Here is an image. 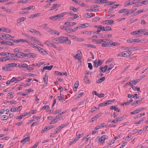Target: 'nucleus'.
<instances>
[{
	"instance_id": "nucleus-62",
	"label": "nucleus",
	"mask_w": 148,
	"mask_h": 148,
	"mask_svg": "<svg viewBox=\"0 0 148 148\" xmlns=\"http://www.w3.org/2000/svg\"><path fill=\"white\" fill-rule=\"evenodd\" d=\"M99 107H95V108H92L91 109V112H93L94 111H95V110H97V109H99Z\"/></svg>"
},
{
	"instance_id": "nucleus-1",
	"label": "nucleus",
	"mask_w": 148,
	"mask_h": 148,
	"mask_svg": "<svg viewBox=\"0 0 148 148\" xmlns=\"http://www.w3.org/2000/svg\"><path fill=\"white\" fill-rule=\"evenodd\" d=\"M64 37H62L60 38H57L53 39L52 42L56 43H60L63 42V38Z\"/></svg>"
},
{
	"instance_id": "nucleus-7",
	"label": "nucleus",
	"mask_w": 148,
	"mask_h": 148,
	"mask_svg": "<svg viewBox=\"0 0 148 148\" xmlns=\"http://www.w3.org/2000/svg\"><path fill=\"white\" fill-rule=\"evenodd\" d=\"M108 68V66L107 65H105V66L103 67H101L99 69V72L100 73L105 72L106 70Z\"/></svg>"
},
{
	"instance_id": "nucleus-46",
	"label": "nucleus",
	"mask_w": 148,
	"mask_h": 148,
	"mask_svg": "<svg viewBox=\"0 0 148 148\" xmlns=\"http://www.w3.org/2000/svg\"><path fill=\"white\" fill-rule=\"evenodd\" d=\"M73 1L75 2L76 4L79 5H81L80 3L81 1H78L77 0H72Z\"/></svg>"
},
{
	"instance_id": "nucleus-35",
	"label": "nucleus",
	"mask_w": 148,
	"mask_h": 148,
	"mask_svg": "<svg viewBox=\"0 0 148 148\" xmlns=\"http://www.w3.org/2000/svg\"><path fill=\"white\" fill-rule=\"evenodd\" d=\"M25 116V115L24 114H23L21 115L20 116H18L17 117H16V119H21L24 116Z\"/></svg>"
},
{
	"instance_id": "nucleus-44",
	"label": "nucleus",
	"mask_w": 148,
	"mask_h": 148,
	"mask_svg": "<svg viewBox=\"0 0 148 148\" xmlns=\"http://www.w3.org/2000/svg\"><path fill=\"white\" fill-rule=\"evenodd\" d=\"M17 109L15 108L14 106H12L10 109L11 112H16V111Z\"/></svg>"
},
{
	"instance_id": "nucleus-19",
	"label": "nucleus",
	"mask_w": 148,
	"mask_h": 148,
	"mask_svg": "<svg viewBox=\"0 0 148 148\" xmlns=\"http://www.w3.org/2000/svg\"><path fill=\"white\" fill-rule=\"evenodd\" d=\"M105 77H103L97 80L96 83H102L105 79Z\"/></svg>"
},
{
	"instance_id": "nucleus-14",
	"label": "nucleus",
	"mask_w": 148,
	"mask_h": 148,
	"mask_svg": "<svg viewBox=\"0 0 148 148\" xmlns=\"http://www.w3.org/2000/svg\"><path fill=\"white\" fill-rule=\"evenodd\" d=\"M30 139V138L29 137H26L23 139L21 141V143H23V144L27 142V141H28Z\"/></svg>"
},
{
	"instance_id": "nucleus-31",
	"label": "nucleus",
	"mask_w": 148,
	"mask_h": 148,
	"mask_svg": "<svg viewBox=\"0 0 148 148\" xmlns=\"http://www.w3.org/2000/svg\"><path fill=\"white\" fill-rule=\"evenodd\" d=\"M105 32H108V31H111L112 30L111 27L110 26H107L105 27Z\"/></svg>"
},
{
	"instance_id": "nucleus-9",
	"label": "nucleus",
	"mask_w": 148,
	"mask_h": 148,
	"mask_svg": "<svg viewBox=\"0 0 148 148\" xmlns=\"http://www.w3.org/2000/svg\"><path fill=\"white\" fill-rule=\"evenodd\" d=\"M139 0H132L127 3L125 6H127L128 5H132L133 4L136 3Z\"/></svg>"
},
{
	"instance_id": "nucleus-40",
	"label": "nucleus",
	"mask_w": 148,
	"mask_h": 148,
	"mask_svg": "<svg viewBox=\"0 0 148 148\" xmlns=\"http://www.w3.org/2000/svg\"><path fill=\"white\" fill-rule=\"evenodd\" d=\"M79 84V82L77 81L76 82L74 85V88L75 89H77Z\"/></svg>"
},
{
	"instance_id": "nucleus-23",
	"label": "nucleus",
	"mask_w": 148,
	"mask_h": 148,
	"mask_svg": "<svg viewBox=\"0 0 148 148\" xmlns=\"http://www.w3.org/2000/svg\"><path fill=\"white\" fill-rule=\"evenodd\" d=\"M126 13L125 14H124V15H125L126 16L128 15L129 14L132 13V10H128L126 12Z\"/></svg>"
},
{
	"instance_id": "nucleus-55",
	"label": "nucleus",
	"mask_w": 148,
	"mask_h": 148,
	"mask_svg": "<svg viewBox=\"0 0 148 148\" xmlns=\"http://www.w3.org/2000/svg\"><path fill=\"white\" fill-rule=\"evenodd\" d=\"M73 15L76 16H74L73 17H70V19H76L77 18L79 17V16L77 14H73Z\"/></svg>"
},
{
	"instance_id": "nucleus-13",
	"label": "nucleus",
	"mask_w": 148,
	"mask_h": 148,
	"mask_svg": "<svg viewBox=\"0 0 148 148\" xmlns=\"http://www.w3.org/2000/svg\"><path fill=\"white\" fill-rule=\"evenodd\" d=\"M66 14V12L59 13L56 15V17L57 18H60L63 17Z\"/></svg>"
},
{
	"instance_id": "nucleus-12",
	"label": "nucleus",
	"mask_w": 148,
	"mask_h": 148,
	"mask_svg": "<svg viewBox=\"0 0 148 148\" xmlns=\"http://www.w3.org/2000/svg\"><path fill=\"white\" fill-rule=\"evenodd\" d=\"M110 110H114L115 111H116L118 112H120L121 111L120 109H119L114 106H111L110 108Z\"/></svg>"
},
{
	"instance_id": "nucleus-49",
	"label": "nucleus",
	"mask_w": 148,
	"mask_h": 148,
	"mask_svg": "<svg viewBox=\"0 0 148 148\" xmlns=\"http://www.w3.org/2000/svg\"><path fill=\"white\" fill-rule=\"evenodd\" d=\"M7 116L6 115H3L1 117V119L2 120H6L8 119V118H7L6 117Z\"/></svg>"
},
{
	"instance_id": "nucleus-32",
	"label": "nucleus",
	"mask_w": 148,
	"mask_h": 148,
	"mask_svg": "<svg viewBox=\"0 0 148 148\" xmlns=\"http://www.w3.org/2000/svg\"><path fill=\"white\" fill-rule=\"evenodd\" d=\"M39 51L44 54H48V53L45 50L43 49H42L41 50Z\"/></svg>"
},
{
	"instance_id": "nucleus-58",
	"label": "nucleus",
	"mask_w": 148,
	"mask_h": 148,
	"mask_svg": "<svg viewBox=\"0 0 148 148\" xmlns=\"http://www.w3.org/2000/svg\"><path fill=\"white\" fill-rule=\"evenodd\" d=\"M55 118L56 120V121L57 122H58L62 119V118L61 117V116H59L58 117L57 116H56Z\"/></svg>"
},
{
	"instance_id": "nucleus-5",
	"label": "nucleus",
	"mask_w": 148,
	"mask_h": 148,
	"mask_svg": "<svg viewBox=\"0 0 148 148\" xmlns=\"http://www.w3.org/2000/svg\"><path fill=\"white\" fill-rule=\"evenodd\" d=\"M63 39V42H65L66 44L70 45L71 44V41L68 39L67 37H64Z\"/></svg>"
},
{
	"instance_id": "nucleus-37",
	"label": "nucleus",
	"mask_w": 148,
	"mask_h": 148,
	"mask_svg": "<svg viewBox=\"0 0 148 148\" xmlns=\"http://www.w3.org/2000/svg\"><path fill=\"white\" fill-rule=\"evenodd\" d=\"M57 4H54L53 6L51 7V8L50 9H49V10H53L56 8H57Z\"/></svg>"
},
{
	"instance_id": "nucleus-22",
	"label": "nucleus",
	"mask_w": 148,
	"mask_h": 148,
	"mask_svg": "<svg viewBox=\"0 0 148 148\" xmlns=\"http://www.w3.org/2000/svg\"><path fill=\"white\" fill-rule=\"evenodd\" d=\"M36 54L34 53H29V57L30 58H34L36 57Z\"/></svg>"
},
{
	"instance_id": "nucleus-2",
	"label": "nucleus",
	"mask_w": 148,
	"mask_h": 148,
	"mask_svg": "<svg viewBox=\"0 0 148 148\" xmlns=\"http://www.w3.org/2000/svg\"><path fill=\"white\" fill-rule=\"evenodd\" d=\"M93 42L97 44H101L102 42H106L108 41V40L106 39L93 40Z\"/></svg>"
},
{
	"instance_id": "nucleus-51",
	"label": "nucleus",
	"mask_w": 148,
	"mask_h": 148,
	"mask_svg": "<svg viewBox=\"0 0 148 148\" xmlns=\"http://www.w3.org/2000/svg\"><path fill=\"white\" fill-rule=\"evenodd\" d=\"M51 47H53L54 48H57L56 45L54 44H53L51 43H50V44H49V46Z\"/></svg>"
},
{
	"instance_id": "nucleus-59",
	"label": "nucleus",
	"mask_w": 148,
	"mask_h": 148,
	"mask_svg": "<svg viewBox=\"0 0 148 148\" xmlns=\"http://www.w3.org/2000/svg\"><path fill=\"white\" fill-rule=\"evenodd\" d=\"M55 118L56 120V121L57 122H58L62 119V118L61 117V116H59L58 117L57 116H56Z\"/></svg>"
},
{
	"instance_id": "nucleus-36",
	"label": "nucleus",
	"mask_w": 148,
	"mask_h": 148,
	"mask_svg": "<svg viewBox=\"0 0 148 148\" xmlns=\"http://www.w3.org/2000/svg\"><path fill=\"white\" fill-rule=\"evenodd\" d=\"M7 57L0 58V61H5L7 60Z\"/></svg>"
},
{
	"instance_id": "nucleus-26",
	"label": "nucleus",
	"mask_w": 148,
	"mask_h": 148,
	"mask_svg": "<svg viewBox=\"0 0 148 148\" xmlns=\"http://www.w3.org/2000/svg\"><path fill=\"white\" fill-rule=\"evenodd\" d=\"M17 65V64L15 63H10L7 64L6 66H8L9 67H14L16 66Z\"/></svg>"
},
{
	"instance_id": "nucleus-25",
	"label": "nucleus",
	"mask_w": 148,
	"mask_h": 148,
	"mask_svg": "<svg viewBox=\"0 0 148 148\" xmlns=\"http://www.w3.org/2000/svg\"><path fill=\"white\" fill-rule=\"evenodd\" d=\"M136 42H140L141 43H144V41L145 40L144 39H142L140 38L136 39Z\"/></svg>"
},
{
	"instance_id": "nucleus-63",
	"label": "nucleus",
	"mask_w": 148,
	"mask_h": 148,
	"mask_svg": "<svg viewBox=\"0 0 148 148\" xmlns=\"http://www.w3.org/2000/svg\"><path fill=\"white\" fill-rule=\"evenodd\" d=\"M88 67L90 69H92V64L90 63H88Z\"/></svg>"
},
{
	"instance_id": "nucleus-52",
	"label": "nucleus",
	"mask_w": 148,
	"mask_h": 148,
	"mask_svg": "<svg viewBox=\"0 0 148 148\" xmlns=\"http://www.w3.org/2000/svg\"><path fill=\"white\" fill-rule=\"evenodd\" d=\"M105 106H106L105 102H104L103 103H100L98 105V106L99 107H103Z\"/></svg>"
},
{
	"instance_id": "nucleus-3",
	"label": "nucleus",
	"mask_w": 148,
	"mask_h": 148,
	"mask_svg": "<svg viewBox=\"0 0 148 148\" xmlns=\"http://www.w3.org/2000/svg\"><path fill=\"white\" fill-rule=\"evenodd\" d=\"M104 61L101 60H99L97 61L96 60H95L94 61V64L95 67L96 68L98 67L99 66L101 65Z\"/></svg>"
},
{
	"instance_id": "nucleus-39",
	"label": "nucleus",
	"mask_w": 148,
	"mask_h": 148,
	"mask_svg": "<svg viewBox=\"0 0 148 148\" xmlns=\"http://www.w3.org/2000/svg\"><path fill=\"white\" fill-rule=\"evenodd\" d=\"M39 15V14L37 13L35 14H33L31 16L30 18H33L35 17L38 16Z\"/></svg>"
},
{
	"instance_id": "nucleus-38",
	"label": "nucleus",
	"mask_w": 148,
	"mask_h": 148,
	"mask_svg": "<svg viewBox=\"0 0 148 148\" xmlns=\"http://www.w3.org/2000/svg\"><path fill=\"white\" fill-rule=\"evenodd\" d=\"M84 94V92H81L79 94H78V96H77L75 98V99H78L82 95H83Z\"/></svg>"
},
{
	"instance_id": "nucleus-34",
	"label": "nucleus",
	"mask_w": 148,
	"mask_h": 148,
	"mask_svg": "<svg viewBox=\"0 0 148 148\" xmlns=\"http://www.w3.org/2000/svg\"><path fill=\"white\" fill-rule=\"evenodd\" d=\"M32 8V6H30L28 7L23 8L22 9V10H25V11L28 10H30Z\"/></svg>"
},
{
	"instance_id": "nucleus-42",
	"label": "nucleus",
	"mask_w": 148,
	"mask_h": 148,
	"mask_svg": "<svg viewBox=\"0 0 148 148\" xmlns=\"http://www.w3.org/2000/svg\"><path fill=\"white\" fill-rule=\"evenodd\" d=\"M100 19L99 17H95L93 19H92V21L94 22H97L99 21Z\"/></svg>"
},
{
	"instance_id": "nucleus-43",
	"label": "nucleus",
	"mask_w": 148,
	"mask_h": 148,
	"mask_svg": "<svg viewBox=\"0 0 148 148\" xmlns=\"http://www.w3.org/2000/svg\"><path fill=\"white\" fill-rule=\"evenodd\" d=\"M20 80H17L16 78H14V77H13L10 80V81L12 82H14V81H16V82L18 81H20Z\"/></svg>"
},
{
	"instance_id": "nucleus-45",
	"label": "nucleus",
	"mask_w": 148,
	"mask_h": 148,
	"mask_svg": "<svg viewBox=\"0 0 148 148\" xmlns=\"http://www.w3.org/2000/svg\"><path fill=\"white\" fill-rule=\"evenodd\" d=\"M133 101V100L132 99H130L128 101L125 102V104L127 105H129Z\"/></svg>"
},
{
	"instance_id": "nucleus-61",
	"label": "nucleus",
	"mask_w": 148,
	"mask_h": 148,
	"mask_svg": "<svg viewBox=\"0 0 148 148\" xmlns=\"http://www.w3.org/2000/svg\"><path fill=\"white\" fill-rule=\"evenodd\" d=\"M29 53H23L22 58H23L25 57H29Z\"/></svg>"
},
{
	"instance_id": "nucleus-28",
	"label": "nucleus",
	"mask_w": 148,
	"mask_h": 148,
	"mask_svg": "<svg viewBox=\"0 0 148 148\" xmlns=\"http://www.w3.org/2000/svg\"><path fill=\"white\" fill-rule=\"evenodd\" d=\"M70 9L71 10H72L74 12H77V9H76L75 8H74L73 6H71L70 7Z\"/></svg>"
},
{
	"instance_id": "nucleus-17",
	"label": "nucleus",
	"mask_w": 148,
	"mask_h": 148,
	"mask_svg": "<svg viewBox=\"0 0 148 148\" xmlns=\"http://www.w3.org/2000/svg\"><path fill=\"white\" fill-rule=\"evenodd\" d=\"M84 82L86 84H89L90 83V81L89 80V79L87 77V76L86 75L85 76L84 78Z\"/></svg>"
},
{
	"instance_id": "nucleus-33",
	"label": "nucleus",
	"mask_w": 148,
	"mask_h": 148,
	"mask_svg": "<svg viewBox=\"0 0 148 148\" xmlns=\"http://www.w3.org/2000/svg\"><path fill=\"white\" fill-rule=\"evenodd\" d=\"M10 42H8L5 40H3L1 42V43L2 44H4L7 45H9V43H10Z\"/></svg>"
},
{
	"instance_id": "nucleus-30",
	"label": "nucleus",
	"mask_w": 148,
	"mask_h": 148,
	"mask_svg": "<svg viewBox=\"0 0 148 148\" xmlns=\"http://www.w3.org/2000/svg\"><path fill=\"white\" fill-rule=\"evenodd\" d=\"M110 44V43L109 42L106 43V42H103L101 46L102 47H107Z\"/></svg>"
},
{
	"instance_id": "nucleus-29",
	"label": "nucleus",
	"mask_w": 148,
	"mask_h": 148,
	"mask_svg": "<svg viewBox=\"0 0 148 148\" xmlns=\"http://www.w3.org/2000/svg\"><path fill=\"white\" fill-rule=\"evenodd\" d=\"M82 33L83 34H90L91 35L92 34L91 31H82Z\"/></svg>"
},
{
	"instance_id": "nucleus-21",
	"label": "nucleus",
	"mask_w": 148,
	"mask_h": 148,
	"mask_svg": "<svg viewBox=\"0 0 148 148\" xmlns=\"http://www.w3.org/2000/svg\"><path fill=\"white\" fill-rule=\"evenodd\" d=\"M53 65H51L49 66H45L43 67V70H50L53 67Z\"/></svg>"
},
{
	"instance_id": "nucleus-20",
	"label": "nucleus",
	"mask_w": 148,
	"mask_h": 148,
	"mask_svg": "<svg viewBox=\"0 0 148 148\" xmlns=\"http://www.w3.org/2000/svg\"><path fill=\"white\" fill-rule=\"evenodd\" d=\"M115 101V99H113L112 100H107L105 101V103L106 106L109 105L111 104L112 103H114Z\"/></svg>"
},
{
	"instance_id": "nucleus-50",
	"label": "nucleus",
	"mask_w": 148,
	"mask_h": 148,
	"mask_svg": "<svg viewBox=\"0 0 148 148\" xmlns=\"http://www.w3.org/2000/svg\"><path fill=\"white\" fill-rule=\"evenodd\" d=\"M9 67L8 66H4L2 67V69L6 71H8L9 70Z\"/></svg>"
},
{
	"instance_id": "nucleus-57",
	"label": "nucleus",
	"mask_w": 148,
	"mask_h": 148,
	"mask_svg": "<svg viewBox=\"0 0 148 148\" xmlns=\"http://www.w3.org/2000/svg\"><path fill=\"white\" fill-rule=\"evenodd\" d=\"M96 10V9H89L86 10V11L89 12H93L95 11Z\"/></svg>"
},
{
	"instance_id": "nucleus-8",
	"label": "nucleus",
	"mask_w": 148,
	"mask_h": 148,
	"mask_svg": "<svg viewBox=\"0 0 148 148\" xmlns=\"http://www.w3.org/2000/svg\"><path fill=\"white\" fill-rule=\"evenodd\" d=\"M105 21V24L107 25H111L113 24L114 23V21L112 20H108L103 21V22Z\"/></svg>"
},
{
	"instance_id": "nucleus-56",
	"label": "nucleus",
	"mask_w": 148,
	"mask_h": 148,
	"mask_svg": "<svg viewBox=\"0 0 148 148\" xmlns=\"http://www.w3.org/2000/svg\"><path fill=\"white\" fill-rule=\"evenodd\" d=\"M104 94L103 93H101L100 94H98L97 96L99 98H101L103 97L104 96Z\"/></svg>"
},
{
	"instance_id": "nucleus-64",
	"label": "nucleus",
	"mask_w": 148,
	"mask_h": 148,
	"mask_svg": "<svg viewBox=\"0 0 148 148\" xmlns=\"http://www.w3.org/2000/svg\"><path fill=\"white\" fill-rule=\"evenodd\" d=\"M55 72L56 74L57 75H63V74L62 73H61V72L58 71H55Z\"/></svg>"
},
{
	"instance_id": "nucleus-6",
	"label": "nucleus",
	"mask_w": 148,
	"mask_h": 148,
	"mask_svg": "<svg viewBox=\"0 0 148 148\" xmlns=\"http://www.w3.org/2000/svg\"><path fill=\"white\" fill-rule=\"evenodd\" d=\"M140 80V79H136L135 80L131 81V82H129V85L132 86L133 85H135Z\"/></svg>"
},
{
	"instance_id": "nucleus-24",
	"label": "nucleus",
	"mask_w": 148,
	"mask_h": 148,
	"mask_svg": "<svg viewBox=\"0 0 148 148\" xmlns=\"http://www.w3.org/2000/svg\"><path fill=\"white\" fill-rule=\"evenodd\" d=\"M16 57L18 58H23V53L21 52L20 51L18 53H16Z\"/></svg>"
},
{
	"instance_id": "nucleus-10",
	"label": "nucleus",
	"mask_w": 148,
	"mask_h": 148,
	"mask_svg": "<svg viewBox=\"0 0 148 148\" xmlns=\"http://www.w3.org/2000/svg\"><path fill=\"white\" fill-rule=\"evenodd\" d=\"M143 99V98H142L140 99L139 100L135 101L131 103V105L132 106H135L138 104L139 103H140L141 102Z\"/></svg>"
},
{
	"instance_id": "nucleus-4",
	"label": "nucleus",
	"mask_w": 148,
	"mask_h": 148,
	"mask_svg": "<svg viewBox=\"0 0 148 148\" xmlns=\"http://www.w3.org/2000/svg\"><path fill=\"white\" fill-rule=\"evenodd\" d=\"M145 109V108H137L136 110L131 112L130 113V114H136L138 113L140 111H141Z\"/></svg>"
},
{
	"instance_id": "nucleus-41",
	"label": "nucleus",
	"mask_w": 148,
	"mask_h": 148,
	"mask_svg": "<svg viewBox=\"0 0 148 148\" xmlns=\"http://www.w3.org/2000/svg\"><path fill=\"white\" fill-rule=\"evenodd\" d=\"M68 33H71L73 32V31H72V29H71L68 28H67L66 27L65 30Z\"/></svg>"
},
{
	"instance_id": "nucleus-48",
	"label": "nucleus",
	"mask_w": 148,
	"mask_h": 148,
	"mask_svg": "<svg viewBox=\"0 0 148 148\" xmlns=\"http://www.w3.org/2000/svg\"><path fill=\"white\" fill-rule=\"evenodd\" d=\"M124 116H121L119 117H116V119L117 120V121H119L122 120L123 117H124Z\"/></svg>"
},
{
	"instance_id": "nucleus-27",
	"label": "nucleus",
	"mask_w": 148,
	"mask_h": 148,
	"mask_svg": "<svg viewBox=\"0 0 148 148\" xmlns=\"http://www.w3.org/2000/svg\"><path fill=\"white\" fill-rule=\"evenodd\" d=\"M136 39H127L126 40L127 42H136Z\"/></svg>"
},
{
	"instance_id": "nucleus-11",
	"label": "nucleus",
	"mask_w": 148,
	"mask_h": 148,
	"mask_svg": "<svg viewBox=\"0 0 148 148\" xmlns=\"http://www.w3.org/2000/svg\"><path fill=\"white\" fill-rule=\"evenodd\" d=\"M123 52L124 57L128 56L130 55L132 53V52L129 51H124Z\"/></svg>"
},
{
	"instance_id": "nucleus-18",
	"label": "nucleus",
	"mask_w": 148,
	"mask_h": 148,
	"mask_svg": "<svg viewBox=\"0 0 148 148\" xmlns=\"http://www.w3.org/2000/svg\"><path fill=\"white\" fill-rule=\"evenodd\" d=\"M76 24V23L75 22H66L65 23V25H66L67 26H73Z\"/></svg>"
},
{
	"instance_id": "nucleus-54",
	"label": "nucleus",
	"mask_w": 148,
	"mask_h": 148,
	"mask_svg": "<svg viewBox=\"0 0 148 148\" xmlns=\"http://www.w3.org/2000/svg\"><path fill=\"white\" fill-rule=\"evenodd\" d=\"M132 98L135 99H139V97L137 94H136L134 95V96L133 95Z\"/></svg>"
},
{
	"instance_id": "nucleus-47",
	"label": "nucleus",
	"mask_w": 148,
	"mask_h": 148,
	"mask_svg": "<svg viewBox=\"0 0 148 148\" xmlns=\"http://www.w3.org/2000/svg\"><path fill=\"white\" fill-rule=\"evenodd\" d=\"M108 138V137L106 135H104L101 136V139H103V140H104L105 139H107Z\"/></svg>"
},
{
	"instance_id": "nucleus-60",
	"label": "nucleus",
	"mask_w": 148,
	"mask_h": 148,
	"mask_svg": "<svg viewBox=\"0 0 148 148\" xmlns=\"http://www.w3.org/2000/svg\"><path fill=\"white\" fill-rule=\"evenodd\" d=\"M142 4L146 5L148 4V1L146 0L144 1H142L141 2Z\"/></svg>"
},
{
	"instance_id": "nucleus-16",
	"label": "nucleus",
	"mask_w": 148,
	"mask_h": 148,
	"mask_svg": "<svg viewBox=\"0 0 148 148\" xmlns=\"http://www.w3.org/2000/svg\"><path fill=\"white\" fill-rule=\"evenodd\" d=\"M78 53L76 55L74 56V58L77 59V60H80V55L82 54V53L81 51H78Z\"/></svg>"
},
{
	"instance_id": "nucleus-53",
	"label": "nucleus",
	"mask_w": 148,
	"mask_h": 148,
	"mask_svg": "<svg viewBox=\"0 0 148 148\" xmlns=\"http://www.w3.org/2000/svg\"><path fill=\"white\" fill-rule=\"evenodd\" d=\"M28 44L31 46V47H32L33 48H36V47H37V45L35 44H32V43H30L29 42Z\"/></svg>"
},
{
	"instance_id": "nucleus-15",
	"label": "nucleus",
	"mask_w": 148,
	"mask_h": 148,
	"mask_svg": "<svg viewBox=\"0 0 148 148\" xmlns=\"http://www.w3.org/2000/svg\"><path fill=\"white\" fill-rule=\"evenodd\" d=\"M48 75L46 73L43 76L44 83H48Z\"/></svg>"
}]
</instances>
